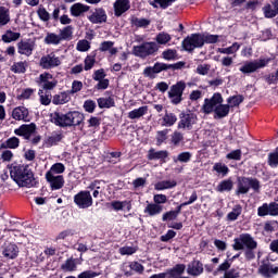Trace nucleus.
I'll return each mask as SVG.
<instances>
[{"instance_id":"1","label":"nucleus","mask_w":278,"mask_h":278,"mask_svg":"<svg viewBox=\"0 0 278 278\" xmlns=\"http://www.w3.org/2000/svg\"><path fill=\"white\" fill-rule=\"evenodd\" d=\"M10 177L17 184L20 188H31L36 180L34 179V172L29 165L11 164L8 165Z\"/></svg>"},{"instance_id":"2","label":"nucleus","mask_w":278,"mask_h":278,"mask_svg":"<svg viewBox=\"0 0 278 278\" xmlns=\"http://www.w3.org/2000/svg\"><path fill=\"white\" fill-rule=\"evenodd\" d=\"M50 121L56 127H77L84 123V114L79 111H70L67 113L53 112L50 114Z\"/></svg>"},{"instance_id":"3","label":"nucleus","mask_w":278,"mask_h":278,"mask_svg":"<svg viewBox=\"0 0 278 278\" xmlns=\"http://www.w3.org/2000/svg\"><path fill=\"white\" fill-rule=\"evenodd\" d=\"M160 50V47L155 41L144 42L139 46H134L132 48V54L136 55V58H141L144 60V58H149V55H153L154 53H157Z\"/></svg>"},{"instance_id":"4","label":"nucleus","mask_w":278,"mask_h":278,"mask_svg":"<svg viewBox=\"0 0 278 278\" xmlns=\"http://www.w3.org/2000/svg\"><path fill=\"white\" fill-rule=\"evenodd\" d=\"M39 66L45 71L58 68V66H62V56L58 55L55 52H50L41 56L39 61Z\"/></svg>"},{"instance_id":"5","label":"nucleus","mask_w":278,"mask_h":278,"mask_svg":"<svg viewBox=\"0 0 278 278\" xmlns=\"http://www.w3.org/2000/svg\"><path fill=\"white\" fill-rule=\"evenodd\" d=\"M184 90H186V81H177L169 88L168 99L173 105H179L184 101Z\"/></svg>"},{"instance_id":"6","label":"nucleus","mask_w":278,"mask_h":278,"mask_svg":"<svg viewBox=\"0 0 278 278\" xmlns=\"http://www.w3.org/2000/svg\"><path fill=\"white\" fill-rule=\"evenodd\" d=\"M251 188L254 192H257L260 190V180L247 177L238 179L237 194H247Z\"/></svg>"},{"instance_id":"7","label":"nucleus","mask_w":278,"mask_h":278,"mask_svg":"<svg viewBox=\"0 0 278 278\" xmlns=\"http://www.w3.org/2000/svg\"><path fill=\"white\" fill-rule=\"evenodd\" d=\"M235 251H242L244 247L247 249H257V242L249 233H242L235 239L233 243Z\"/></svg>"},{"instance_id":"8","label":"nucleus","mask_w":278,"mask_h":278,"mask_svg":"<svg viewBox=\"0 0 278 278\" xmlns=\"http://www.w3.org/2000/svg\"><path fill=\"white\" fill-rule=\"evenodd\" d=\"M223 102V94L215 92L211 98L204 99L201 111L203 112V114H212L218 108L219 103Z\"/></svg>"},{"instance_id":"9","label":"nucleus","mask_w":278,"mask_h":278,"mask_svg":"<svg viewBox=\"0 0 278 278\" xmlns=\"http://www.w3.org/2000/svg\"><path fill=\"white\" fill-rule=\"evenodd\" d=\"M170 68H179V66L156 62L153 66L146 67L143 70V75L144 77H149L150 79H155V75L164 71H170Z\"/></svg>"},{"instance_id":"10","label":"nucleus","mask_w":278,"mask_h":278,"mask_svg":"<svg viewBox=\"0 0 278 278\" xmlns=\"http://www.w3.org/2000/svg\"><path fill=\"white\" fill-rule=\"evenodd\" d=\"M270 62V59H260L251 62H245L240 68V73H243V75H249L251 73H255L256 71H260V68H264L268 66V63Z\"/></svg>"},{"instance_id":"11","label":"nucleus","mask_w":278,"mask_h":278,"mask_svg":"<svg viewBox=\"0 0 278 278\" xmlns=\"http://www.w3.org/2000/svg\"><path fill=\"white\" fill-rule=\"evenodd\" d=\"M258 275L263 278H274L278 275V264L270 261H263L257 269Z\"/></svg>"},{"instance_id":"12","label":"nucleus","mask_w":278,"mask_h":278,"mask_svg":"<svg viewBox=\"0 0 278 278\" xmlns=\"http://www.w3.org/2000/svg\"><path fill=\"white\" fill-rule=\"evenodd\" d=\"M185 51H194V49H201L203 47V36L201 34H192L182 41Z\"/></svg>"},{"instance_id":"13","label":"nucleus","mask_w":278,"mask_h":278,"mask_svg":"<svg viewBox=\"0 0 278 278\" xmlns=\"http://www.w3.org/2000/svg\"><path fill=\"white\" fill-rule=\"evenodd\" d=\"M74 203L80 208L86 210L92 207V195L90 191H80L74 197Z\"/></svg>"},{"instance_id":"14","label":"nucleus","mask_w":278,"mask_h":278,"mask_svg":"<svg viewBox=\"0 0 278 278\" xmlns=\"http://www.w3.org/2000/svg\"><path fill=\"white\" fill-rule=\"evenodd\" d=\"M38 86L43 88V90H53L58 86V80L53 78V75L51 73H43L39 75V78L37 79Z\"/></svg>"},{"instance_id":"15","label":"nucleus","mask_w":278,"mask_h":278,"mask_svg":"<svg viewBox=\"0 0 278 278\" xmlns=\"http://www.w3.org/2000/svg\"><path fill=\"white\" fill-rule=\"evenodd\" d=\"M197 115L194 113H182L178 122V129H192V125H197Z\"/></svg>"},{"instance_id":"16","label":"nucleus","mask_w":278,"mask_h":278,"mask_svg":"<svg viewBox=\"0 0 278 278\" xmlns=\"http://www.w3.org/2000/svg\"><path fill=\"white\" fill-rule=\"evenodd\" d=\"M258 216H278V204L277 202L264 203L257 208Z\"/></svg>"},{"instance_id":"17","label":"nucleus","mask_w":278,"mask_h":278,"mask_svg":"<svg viewBox=\"0 0 278 278\" xmlns=\"http://www.w3.org/2000/svg\"><path fill=\"white\" fill-rule=\"evenodd\" d=\"M18 253H21V250L16 243H5L2 247V255L4 260H16Z\"/></svg>"},{"instance_id":"18","label":"nucleus","mask_w":278,"mask_h":278,"mask_svg":"<svg viewBox=\"0 0 278 278\" xmlns=\"http://www.w3.org/2000/svg\"><path fill=\"white\" fill-rule=\"evenodd\" d=\"M35 49H36V42L31 40L20 41L17 43V53H20V55H26V58H29V55L34 53Z\"/></svg>"},{"instance_id":"19","label":"nucleus","mask_w":278,"mask_h":278,"mask_svg":"<svg viewBox=\"0 0 278 278\" xmlns=\"http://www.w3.org/2000/svg\"><path fill=\"white\" fill-rule=\"evenodd\" d=\"M36 132V124H24L14 130L15 136H23L25 140H29L31 135Z\"/></svg>"},{"instance_id":"20","label":"nucleus","mask_w":278,"mask_h":278,"mask_svg":"<svg viewBox=\"0 0 278 278\" xmlns=\"http://www.w3.org/2000/svg\"><path fill=\"white\" fill-rule=\"evenodd\" d=\"M203 263L199 260H193L187 265V275L191 277H200V275H203Z\"/></svg>"},{"instance_id":"21","label":"nucleus","mask_w":278,"mask_h":278,"mask_svg":"<svg viewBox=\"0 0 278 278\" xmlns=\"http://www.w3.org/2000/svg\"><path fill=\"white\" fill-rule=\"evenodd\" d=\"M12 118L14 121H23L29 123V110L25 106H16L12 111Z\"/></svg>"},{"instance_id":"22","label":"nucleus","mask_w":278,"mask_h":278,"mask_svg":"<svg viewBox=\"0 0 278 278\" xmlns=\"http://www.w3.org/2000/svg\"><path fill=\"white\" fill-rule=\"evenodd\" d=\"M131 8V2L129 0H116L113 4L114 15L119 17L125 14Z\"/></svg>"},{"instance_id":"23","label":"nucleus","mask_w":278,"mask_h":278,"mask_svg":"<svg viewBox=\"0 0 278 278\" xmlns=\"http://www.w3.org/2000/svg\"><path fill=\"white\" fill-rule=\"evenodd\" d=\"M63 138L64 135H62V132L54 131L50 136L46 137L43 140V147H46V149H51V147L60 144Z\"/></svg>"},{"instance_id":"24","label":"nucleus","mask_w":278,"mask_h":278,"mask_svg":"<svg viewBox=\"0 0 278 278\" xmlns=\"http://www.w3.org/2000/svg\"><path fill=\"white\" fill-rule=\"evenodd\" d=\"M46 179L52 190H61V188H64V176L46 174Z\"/></svg>"},{"instance_id":"25","label":"nucleus","mask_w":278,"mask_h":278,"mask_svg":"<svg viewBox=\"0 0 278 278\" xmlns=\"http://www.w3.org/2000/svg\"><path fill=\"white\" fill-rule=\"evenodd\" d=\"M90 23L100 24L108 21V14L103 9H96L94 12L89 16Z\"/></svg>"},{"instance_id":"26","label":"nucleus","mask_w":278,"mask_h":278,"mask_svg":"<svg viewBox=\"0 0 278 278\" xmlns=\"http://www.w3.org/2000/svg\"><path fill=\"white\" fill-rule=\"evenodd\" d=\"M90 10V7L84 4V3H74L71 8H70V12L72 16L78 17L81 16L83 14H86V12H88Z\"/></svg>"},{"instance_id":"27","label":"nucleus","mask_w":278,"mask_h":278,"mask_svg":"<svg viewBox=\"0 0 278 278\" xmlns=\"http://www.w3.org/2000/svg\"><path fill=\"white\" fill-rule=\"evenodd\" d=\"M68 101H71V94L66 91L54 94L52 98L53 105H64V103H68Z\"/></svg>"},{"instance_id":"28","label":"nucleus","mask_w":278,"mask_h":278,"mask_svg":"<svg viewBox=\"0 0 278 278\" xmlns=\"http://www.w3.org/2000/svg\"><path fill=\"white\" fill-rule=\"evenodd\" d=\"M230 110L228 104L219 103L215 112H213L214 118H226V116H229Z\"/></svg>"},{"instance_id":"29","label":"nucleus","mask_w":278,"mask_h":278,"mask_svg":"<svg viewBox=\"0 0 278 278\" xmlns=\"http://www.w3.org/2000/svg\"><path fill=\"white\" fill-rule=\"evenodd\" d=\"M149 112V106H140L139 109H135L128 112V118L130 121H136V118H142Z\"/></svg>"},{"instance_id":"30","label":"nucleus","mask_w":278,"mask_h":278,"mask_svg":"<svg viewBox=\"0 0 278 278\" xmlns=\"http://www.w3.org/2000/svg\"><path fill=\"white\" fill-rule=\"evenodd\" d=\"M164 207L156 203H150L144 208V214H149V216H157V214H162Z\"/></svg>"},{"instance_id":"31","label":"nucleus","mask_w":278,"mask_h":278,"mask_svg":"<svg viewBox=\"0 0 278 278\" xmlns=\"http://www.w3.org/2000/svg\"><path fill=\"white\" fill-rule=\"evenodd\" d=\"M166 157H168V151H166V150L155 151V150L151 149L148 152V160L164 161V160H166Z\"/></svg>"},{"instance_id":"32","label":"nucleus","mask_w":278,"mask_h":278,"mask_svg":"<svg viewBox=\"0 0 278 278\" xmlns=\"http://www.w3.org/2000/svg\"><path fill=\"white\" fill-rule=\"evenodd\" d=\"M175 186H177L175 180H162L154 185V190H170V188H175Z\"/></svg>"},{"instance_id":"33","label":"nucleus","mask_w":278,"mask_h":278,"mask_svg":"<svg viewBox=\"0 0 278 278\" xmlns=\"http://www.w3.org/2000/svg\"><path fill=\"white\" fill-rule=\"evenodd\" d=\"M73 26L68 25L59 31V38L61 39V42L64 40H73Z\"/></svg>"},{"instance_id":"34","label":"nucleus","mask_w":278,"mask_h":278,"mask_svg":"<svg viewBox=\"0 0 278 278\" xmlns=\"http://www.w3.org/2000/svg\"><path fill=\"white\" fill-rule=\"evenodd\" d=\"M177 123V115L175 113L166 112L162 118V126L163 127H173Z\"/></svg>"},{"instance_id":"35","label":"nucleus","mask_w":278,"mask_h":278,"mask_svg":"<svg viewBox=\"0 0 278 278\" xmlns=\"http://www.w3.org/2000/svg\"><path fill=\"white\" fill-rule=\"evenodd\" d=\"M43 41L46 45H53L54 47H58V45H61L62 42L60 35L55 33H47Z\"/></svg>"},{"instance_id":"36","label":"nucleus","mask_w":278,"mask_h":278,"mask_svg":"<svg viewBox=\"0 0 278 278\" xmlns=\"http://www.w3.org/2000/svg\"><path fill=\"white\" fill-rule=\"evenodd\" d=\"M99 51H102V52L109 51L111 55H116V53H118V49L114 48L113 41H103L102 43H100Z\"/></svg>"},{"instance_id":"37","label":"nucleus","mask_w":278,"mask_h":278,"mask_svg":"<svg viewBox=\"0 0 278 278\" xmlns=\"http://www.w3.org/2000/svg\"><path fill=\"white\" fill-rule=\"evenodd\" d=\"M111 205L116 212H121L122 210L129 212L131 210V202L129 201H113Z\"/></svg>"},{"instance_id":"38","label":"nucleus","mask_w":278,"mask_h":278,"mask_svg":"<svg viewBox=\"0 0 278 278\" xmlns=\"http://www.w3.org/2000/svg\"><path fill=\"white\" fill-rule=\"evenodd\" d=\"M61 268L64 270V273H74V270H77V260H66L65 263L61 265Z\"/></svg>"},{"instance_id":"39","label":"nucleus","mask_w":278,"mask_h":278,"mask_svg":"<svg viewBox=\"0 0 278 278\" xmlns=\"http://www.w3.org/2000/svg\"><path fill=\"white\" fill-rule=\"evenodd\" d=\"M10 23V9L0 7V27H5Z\"/></svg>"},{"instance_id":"40","label":"nucleus","mask_w":278,"mask_h":278,"mask_svg":"<svg viewBox=\"0 0 278 278\" xmlns=\"http://www.w3.org/2000/svg\"><path fill=\"white\" fill-rule=\"evenodd\" d=\"M98 105L101 110L114 108L115 105L114 98L113 97L99 98Z\"/></svg>"},{"instance_id":"41","label":"nucleus","mask_w":278,"mask_h":278,"mask_svg":"<svg viewBox=\"0 0 278 278\" xmlns=\"http://www.w3.org/2000/svg\"><path fill=\"white\" fill-rule=\"evenodd\" d=\"M66 170V167L62 163H55L51 166V168L46 173V175H54L60 176L62 173Z\"/></svg>"},{"instance_id":"42","label":"nucleus","mask_w":278,"mask_h":278,"mask_svg":"<svg viewBox=\"0 0 278 278\" xmlns=\"http://www.w3.org/2000/svg\"><path fill=\"white\" fill-rule=\"evenodd\" d=\"M243 101L244 97L242 94L232 96L227 99V105L231 110V108H238Z\"/></svg>"},{"instance_id":"43","label":"nucleus","mask_w":278,"mask_h":278,"mask_svg":"<svg viewBox=\"0 0 278 278\" xmlns=\"http://www.w3.org/2000/svg\"><path fill=\"white\" fill-rule=\"evenodd\" d=\"M176 0H153L150 2V5L152 8H162V10H166V8H169V5H173Z\"/></svg>"},{"instance_id":"44","label":"nucleus","mask_w":278,"mask_h":278,"mask_svg":"<svg viewBox=\"0 0 278 278\" xmlns=\"http://www.w3.org/2000/svg\"><path fill=\"white\" fill-rule=\"evenodd\" d=\"M21 38V33H14L12 30H7L4 35H2L3 42H14Z\"/></svg>"},{"instance_id":"45","label":"nucleus","mask_w":278,"mask_h":278,"mask_svg":"<svg viewBox=\"0 0 278 278\" xmlns=\"http://www.w3.org/2000/svg\"><path fill=\"white\" fill-rule=\"evenodd\" d=\"M155 40L157 42V45H168V42H170V40H173V37L170 36V34L168 33H159L155 37Z\"/></svg>"},{"instance_id":"46","label":"nucleus","mask_w":278,"mask_h":278,"mask_svg":"<svg viewBox=\"0 0 278 278\" xmlns=\"http://www.w3.org/2000/svg\"><path fill=\"white\" fill-rule=\"evenodd\" d=\"M37 16H39L40 21H42L43 23H49V21H51V14L42 5L38 8Z\"/></svg>"},{"instance_id":"47","label":"nucleus","mask_w":278,"mask_h":278,"mask_svg":"<svg viewBox=\"0 0 278 278\" xmlns=\"http://www.w3.org/2000/svg\"><path fill=\"white\" fill-rule=\"evenodd\" d=\"M263 14L265 16V18H275V16H277V10L274 8L271 4H265L263 7Z\"/></svg>"},{"instance_id":"48","label":"nucleus","mask_w":278,"mask_h":278,"mask_svg":"<svg viewBox=\"0 0 278 278\" xmlns=\"http://www.w3.org/2000/svg\"><path fill=\"white\" fill-rule=\"evenodd\" d=\"M240 214H242V206L237 204L233 206L232 211L228 213L227 218L228 220H238Z\"/></svg>"},{"instance_id":"49","label":"nucleus","mask_w":278,"mask_h":278,"mask_svg":"<svg viewBox=\"0 0 278 278\" xmlns=\"http://www.w3.org/2000/svg\"><path fill=\"white\" fill-rule=\"evenodd\" d=\"M89 190L103 192L105 190V181L103 180H94L88 187Z\"/></svg>"},{"instance_id":"50","label":"nucleus","mask_w":278,"mask_h":278,"mask_svg":"<svg viewBox=\"0 0 278 278\" xmlns=\"http://www.w3.org/2000/svg\"><path fill=\"white\" fill-rule=\"evenodd\" d=\"M20 144L21 140L17 137H11L4 142L3 147L5 149H18Z\"/></svg>"},{"instance_id":"51","label":"nucleus","mask_w":278,"mask_h":278,"mask_svg":"<svg viewBox=\"0 0 278 278\" xmlns=\"http://www.w3.org/2000/svg\"><path fill=\"white\" fill-rule=\"evenodd\" d=\"M39 101L41 105H50L51 104V93L47 91L39 90Z\"/></svg>"},{"instance_id":"52","label":"nucleus","mask_w":278,"mask_h":278,"mask_svg":"<svg viewBox=\"0 0 278 278\" xmlns=\"http://www.w3.org/2000/svg\"><path fill=\"white\" fill-rule=\"evenodd\" d=\"M213 170H215V173H218V175H223V177H225L229 173V167H227V165L223 163H215V165L213 166Z\"/></svg>"},{"instance_id":"53","label":"nucleus","mask_w":278,"mask_h":278,"mask_svg":"<svg viewBox=\"0 0 278 278\" xmlns=\"http://www.w3.org/2000/svg\"><path fill=\"white\" fill-rule=\"evenodd\" d=\"M34 92H36V89H33V88L23 89L21 94L17 96V99L20 101H25V100L29 99L30 97H34Z\"/></svg>"},{"instance_id":"54","label":"nucleus","mask_w":278,"mask_h":278,"mask_svg":"<svg viewBox=\"0 0 278 278\" xmlns=\"http://www.w3.org/2000/svg\"><path fill=\"white\" fill-rule=\"evenodd\" d=\"M233 188V182L231 180H224L217 186L218 192H229Z\"/></svg>"},{"instance_id":"55","label":"nucleus","mask_w":278,"mask_h":278,"mask_svg":"<svg viewBox=\"0 0 278 278\" xmlns=\"http://www.w3.org/2000/svg\"><path fill=\"white\" fill-rule=\"evenodd\" d=\"M218 35L202 34L203 45H215L218 42Z\"/></svg>"},{"instance_id":"56","label":"nucleus","mask_w":278,"mask_h":278,"mask_svg":"<svg viewBox=\"0 0 278 278\" xmlns=\"http://www.w3.org/2000/svg\"><path fill=\"white\" fill-rule=\"evenodd\" d=\"M76 49L77 51H80L81 53L86 52V51H90V41L83 39L79 40L76 45Z\"/></svg>"},{"instance_id":"57","label":"nucleus","mask_w":278,"mask_h":278,"mask_svg":"<svg viewBox=\"0 0 278 278\" xmlns=\"http://www.w3.org/2000/svg\"><path fill=\"white\" fill-rule=\"evenodd\" d=\"M162 58H163V60H167V61L176 60L177 59V50L167 49L162 52Z\"/></svg>"},{"instance_id":"58","label":"nucleus","mask_w":278,"mask_h":278,"mask_svg":"<svg viewBox=\"0 0 278 278\" xmlns=\"http://www.w3.org/2000/svg\"><path fill=\"white\" fill-rule=\"evenodd\" d=\"M150 23L151 22L147 18H138V17L131 18V24L135 25V27H148Z\"/></svg>"},{"instance_id":"59","label":"nucleus","mask_w":278,"mask_h":278,"mask_svg":"<svg viewBox=\"0 0 278 278\" xmlns=\"http://www.w3.org/2000/svg\"><path fill=\"white\" fill-rule=\"evenodd\" d=\"M130 270H134V273H138V275H142L144 273V266L140 264L139 262H130L129 263Z\"/></svg>"},{"instance_id":"60","label":"nucleus","mask_w":278,"mask_h":278,"mask_svg":"<svg viewBox=\"0 0 278 278\" xmlns=\"http://www.w3.org/2000/svg\"><path fill=\"white\" fill-rule=\"evenodd\" d=\"M85 71H91V68L94 66L97 59L94 58V55H87L85 59Z\"/></svg>"},{"instance_id":"61","label":"nucleus","mask_w":278,"mask_h":278,"mask_svg":"<svg viewBox=\"0 0 278 278\" xmlns=\"http://www.w3.org/2000/svg\"><path fill=\"white\" fill-rule=\"evenodd\" d=\"M192 159V153L190 152H181L178 154L177 159H174V162H182L187 164Z\"/></svg>"},{"instance_id":"62","label":"nucleus","mask_w":278,"mask_h":278,"mask_svg":"<svg viewBox=\"0 0 278 278\" xmlns=\"http://www.w3.org/2000/svg\"><path fill=\"white\" fill-rule=\"evenodd\" d=\"M136 251H138V248L129 247V245H126V247H123L119 249V253L122 255H134V253H136Z\"/></svg>"},{"instance_id":"63","label":"nucleus","mask_w":278,"mask_h":278,"mask_svg":"<svg viewBox=\"0 0 278 278\" xmlns=\"http://www.w3.org/2000/svg\"><path fill=\"white\" fill-rule=\"evenodd\" d=\"M268 164L271 168H276L278 166V152L270 153L268 155Z\"/></svg>"},{"instance_id":"64","label":"nucleus","mask_w":278,"mask_h":278,"mask_svg":"<svg viewBox=\"0 0 278 278\" xmlns=\"http://www.w3.org/2000/svg\"><path fill=\"white\" fill-rule=\"evenodd\" d=\"M13 73H25L26 67H25V62H17L14 63L11 67Z\"/></svg>"}]
</instances>
